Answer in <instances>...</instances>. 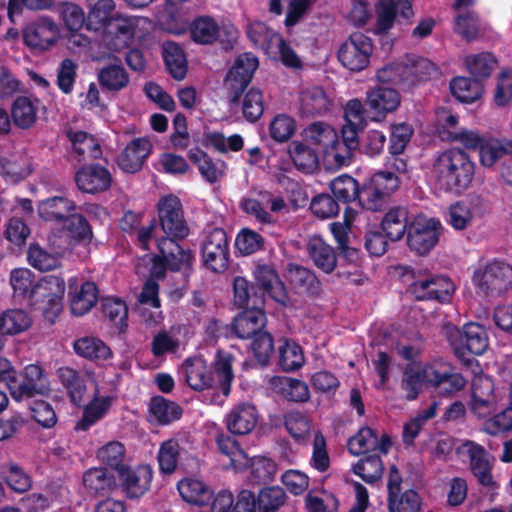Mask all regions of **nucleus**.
I'll return each mask as SVG.
<instances>
[{"instance_id": "nucleus-2", "label": "nucleus", "mask_w": 512, "mask_h": 512, "mask_svg": "<svg viewBox=\"0 0 512 512\" xmlns=\"http://www.w3.org/2000/svg\"><path fill=\"white\" fill-rule=\"evenodd\" d=\"M179 238H159L157 248L159 254L153 257L152 271L157 277H163L165 271L180 272L187 283L194 272L195 256L191 250H185Z\"/></svg>"}, {"instance_id": "nucleus-3", "label": "nucleus", "mask_w": 512, "mask_h": 512, "mask_svg": "<svg viewBox=\"0 0 512 512\" xmlns=\"http://www.w3.org/2000/svg\"><path fill=\"white\" fill-rule=\"evenodd\" d=\"M64 293V279L47 275L34 284L28 303L34 310L41 311L45 320L53 324L62 311Z\"/></svg>"}, {"instance_id": "nucleus-60", "label": "nucleus", "mask_w": 512, "mask_h": 512, "mask_svg": "<svg viewBox=\"0 0 512 512\" xmlns=\"http://www.w3.org/2000/svg\"><path fill=\"white\" fill-rule=\"evenodd\" d=\"M330 101L322 88H313L301 95V112L307 116L322 115L329 110Z\"/></svg>"}, {"instance_id": "nucleus-25", "label": "nucleus", "mask_w": 512, "mask_h": 512, "mask_svg": "<svg viewBox=\"0 0 512 512\" xmlns=\"http://www.w3.org/2000/svg\"><path fill=\"white\" fill-rule=\"evenodd\" d=\"M229 432L234 435L249 434L258 422V411L253 404L238 403L233 406L225 418Z\"/></svg>"}, {"instance_id": "nucleus-16", "label": "nucleus", "mask_w": 512, "mask_h": 512, "mask_svg": "<svg viewBox=\"0 0 512 512\" xmlns=\"http://www.w3.org/2000/svg\"><path fill=\"white\" fill-rule=\"evenodd\" d=\"M22 34L27 46L41 51L52 46L60 36L57 24L47 17H39L27 23Z\"/></svg>"}, {"instance_id": "nucleus-62", "label": "nucleus", "mask_w": 512, "mask_h": 512, "mask_svg": "<svg viewBox=\"0 0 512 512\" xmlns=\"http://www.w3.org/2000/svg\"><path fill=\"white\" fill-rule=\"evenodd\" d=\"M247 37L256 48L268 53L272 43L280 36L273 29L269 28L264 22L255 21L247 26Z\"/></svg>"}, {"instance_id": "nucleus-51", "label": "nucleus", "mask_w": 512, "mask_h": 512, "mask_svg": "<svg viewBox=\"0 0 512 512\" xmlns=\"http://www.w3.org/2000/svg\"><path fill=\"white\" fill-rule=\"evenodd\" d=\"M497 63V58L490 52L469 55L465 59V65L469 73L481 83L491 76Z\"/></svg>"}, {"instance_id": "nucleus-7", "label": "nucleus", "mask_w": 512, "mask_h": 512, "mask_svg": "<svg viewBox=\"0 0 512 512\" xmlns=\"http://www.w3.org/2000/svg\"><path fill=\"white\" fill-rule=\"evenodd\" d=\"M372 53L370 37L362 32H354L341 44L337 57L347 70L360 72L368 67Z\"/></svg>"}, {"instance_id": "nucleus-5", "label": "nucleus", "mask_w": 512, "mask_h": 512, "mask_svg": "<svg viewBox=\"0 0 512 512\" xmlns=\"http://www.w3.org/2000/svg\"><path fill=\"white\" fill-rule=\"evenodd\" d=\"M472 282L486 296L496 297L512 287V265L494 260L474 271Z\"/></svg>"}, {"instance_id": "nucleus-45", "label": "nucleus", "mask_w": 512, "mask_h": 512, "mask_svg": "<svg viewBox=\"0 0 512 512\" xmlns=\"http://www.w3.org/2000/svg\"><path fill=\"white\" fill-rule=\"evenodd\" d=\"M97 79L102 90L119 92L130 83V77L126 69L120 64H108L101 68Z\"/></svg>"}, {"instance_id": "nucleus-12", "label": "nucleus", "mask_w": 512, "mask_h": 512, "mask_svg": "<svg viewBox=\"0 0 512 512\" xmlns=\"http://www.w3.org/2000/svg\"><path fill=\"white\" fill-rule=\"evenodd\" d=\"M259 65L258 58L246 52L236 57L233 66L229 69L226 81L231 88L230 103L235 104L240 101V98L245 89L250 84L254 72Z\"/></svg>"}, {"instance_id": "nucleus-55", "label": "nucleus", "mask_w": 512, "mask_h": 512, "mask_svg": "<svg viewBox=\"0 0 512 512\" xmlns=\"http://www.w3.org/2000/svg\"><path fill=\"white\" fill-rule=\"evenodd\" d=\"M114 12L115 2L113 0H97L87 15V29L93 31L104 29L107 23L116 17Z\"/></svg>"}, {"instance_id": "nucleus-37", "label": "nucleus", "mask_w": 512, "mask_h": 512, "mask_svg": "<svg viewBox=\"0 0 512 512\" xmlns=\"http://www.w3.org/2000/svg\"><path fill=\"white\" fill-rule=\"evenodd\" d=\"M98 293V287L94 282L85 281L74 292L70 283L69 299L71 313L75 316H83L88 313L97 303Z\"/></svg>"}, {"instance_id": "nucleus-63", "label": "nucleus", "mask_w": 512, "mask_h": 512, "mask_svg": "<svg viewBox=\"0 0 512 512\" xmlns=\"http://www.w3.org/2000/svg\"><path fill=\"white\" fill-rule=\"evenodd\" d=\"M258 512H277L286 501V493L279 486L260 489L257 494Z\"/></svg>"}, {"instance_id": "nucleus-18", "label": "nucleus", "mask_w": 512, "mask_h": 512, "mask_svg": "<svg viewBox=\"0 0 512 512\" xmlns=\"http://www.w3.org/2000/svg\"><path fill=\"white\" fill-rule=\"evenodd\" d=\"M428 385L433 387L441 396H452L461 391L466 385L462 374L454 372L451 366L428 365Z\"/></svg>"}, {"instance_id": "nucleus-43", "label": "nucleus", "mask_w": 512, "mask_h": 512, "mask_svg": "<svg viewBox=\"0 0 512 512\" xmlns=\"http://www.w3.org/2000/svg\"><path fill=\"white\" fill-rule=\"evenodd\" d=\"M512 156V140L490 139L485 140L479 150V160L486 168L493 167L497 162H504Z\"/></svg>"}, {"instance_id": "nucleus-6", "label": "nucleus", "mask_w": 512, "mask_h": 512, "mask_svg": "<svg viewBox=\"0 0 512 512\" xmlns=\"http://www.w3.org/2000/svg\"><path fill=\"white\" fill-rule=\"evenodd\" d=\"M159 225L166 236L162 238L185 239L190 229L184 217L181 200L174 194L162 196L157 203Z\"/></svg>"}, {"instance_id": "nucleus-38", "label": "nucleus", "mask_w": 512, "mask_h": 512, "mask_svg": "<svg viewBox=\"0 0 512 512\" xmlns=\"http://www.w3.org/2000/svg\"><path fill=\"white\" fill-rule=\"evenodd\" d=\"M318 153L309 143L292 141L288 147V154L295 168L304 174H311L318 168Z\"/></svg>"}, {"instance_id": "nucleus-61", "label": "nucleus", "mask_w": 512, "mask_h": 512, "mask_svg": "<svg viewBox=\"0 0 512 512\" xmlns=\"http://www.w3.org/2000/svg\"><path fill=\"white\" fill-rule=\"evenodd\" d=\"M377 444V434L369 426L359 429L356 435L349 438L347 447L348 451L354 455L375 453V445Z\"/></svg>"}, {"instance_id": "nucleus-32", "label": "nucleus", "mask_w": 512, "mask_h": 512, "mask_svg": "<svg viewBox=\"0 0 512 512\" xmlns=\"http://www.w3.org/2000/svg\"><path fill=\"white\" fill-rule=\"evenodd\" d=\"M148 419L158 426H167L182 417L181 406L163 396H154L150 399Z\"/></svg>"}, {"instance_id": "nucleus-40", "label": "nucleus", "mask_w": 512, "mask_h": 512, "mask_svg": "<svg viewBox=\"0 0 512 512\" xmlns=\"http://www.w3.org/2000/svg\"><path fill=\"white\" fill-rule=\"evenodd\" d=\"M185 380L195 391H203L212 387L214 378L206 362L200 358L186 359L183 364Z\"/></svg>"}, {"instance_id": "nucleus-59", "label": "nucleus", "mask_w": 512, "mask_h": 512, "mask_svg": "<svg viewBox=\"0 0 512 512\" xmlns=\"http://www.w3.org/2000/svg\"><path fill=\"white\" fill-rule=\"evenodd\" d=\"M383 471V462L377 453L366 454L353 468V472L368 484L377 482L382 477Z\"/></svg>"}, {"instance_id": "nucleus-15", "label": "nucleus", "mask_w": 512, "mask_h": 512, "mask_svg": "<svg viewBox=\"0 0 512 512\" xmlns=\"http://www.w3.org/2000/svg\"><path fill=\"white\" fill-rule=\"evenodd\" d=\"M153 474L151 465L141 464L120 469L116 479L127 498L139 499L149 491Z\"/></svg>"}, {"instance_id": "nucleus-33", "label": "nucleus", "mask_w": 512, "mask_h": 512, "mask_svg": "<svg viewBox=\"0 0 512 512\" xmlns=\"http://www.w3.org/2000/svg\"><path fill=\"white\" fill-rule=\"evenodd\" d=\"M112 396L99 397V390L96 387L93 398L87 405H83V413L75 425L76 430L87 431L98 421L103 419L113 404Z\"/></svg>"}, {"instance_id": "nucleus-39", "label": "nucleus", "mask_w": 512, "mask_h": 512, "mask_svg": "<svg viewBox=\"0 0 512 512\" xmlns=\"http://www.w3.org/2000/svg\"><path fill=\"white\" fill-rule=\"evenodd\" d=\"M304 139L323 155L337 143V131L328 123L317 121L304 129Z\"/></svg>"}, {"instance_id": "nucleus-50", "label": "nucleus", "mask_w": 512, "mask_h": 512, "mask_svg": "<svg viewBox=\"0 0 512 512\" xmlns=\"http://www.w3.org/2000/svg\"><path fill=\"white\" fill-rule=\"evenodd\" d=\"M184 448L178 439L170 438L163 441L158 449L157 461L161 474L170 475L177 469Z\"/></svg>"}, {"instance_id": "nucleus-30", "label": "nucleus", "mask_w": 512, "mask_h": 512, "mask_svg": "<svg viewBox=\"0 0 512 512\" xmlns=\"http://www.w3.org/2000/svg\"><path fill=\"white\" fill-rule=\"evenodd\" d=\"M177 490L185 502L199 507L209 505L214 495L208 484L193 477L180 480L177 483Z\"/></svg>"}, {"instance_id": "nucleus-23", "label": "nucleus", "mask_w": 512, "mask_h": 512, "mask_svg": "<svg viewBox=\"0 0 512 512\" xmlns=\"http://www.w3.org/2000/svg\"><path fill=\"white\" fill-rule=\"evenodd\" d=\"M152 152V145L146 138H134L117 158L119 168L126 173L140 171Z\"/></svg>"}, {"instance_id": "nucleus-53", "label": "nucleus", "mask_w": 512, "mask_h": 512, "mask_svg": "<svg viewBox=\"0 0 512 512\" xmlns=\"http://www.w3.org/2000/svg\"><path fill=\"white\" fill-rule=\"evenodd\" d=\"M31 318L22 309H9L0 314V332L7 335H16L31 326Z\"/></svg>"}, {"instance_id": "nucleus-42", "label": "nucleus", "mask_w": 512, "mask_h": 512, "mask_svg": "<svg viewBox=\"0 0 512 512\" xmlns=\"http://www.w3.org/2000/svg\"><path fill=\"white\" fill-rule=\"evenodd\" d=\"M83 486L91 496L105 495L116 486V476L106 468H90L83 474Z\"/></svg>"}, {"instance_id": "nucleus-48", "label": "nucleus", "mask_w": 512, "mask_h": 512, "mask_svg": "<svg viewBox=\"0 0 512 512\" xmlns=\"http://www.w3.org/2000/svg\"><path fill=\"white\" fill-rule=\"evenodd\" d=\"M234 356L232 353L218 349L213 361V368L215 375L218 379V389L222 392L223 396H229L231 392V385L234 380V373L232 364Z\"/></svg>"}, {"instance_id": "nucleus-8", "label": "nucleus", "mask_w": 512, "mask_h": 512, "mask_svg": "<svg viewBox=\"0 0 512 512\" xmlns=\"http://www.w3.org/2000/svg\"><path fill=\"white\" fill-rule=\"evenodd\" d=\"M441 231L438 219L417 217L409 225L407 245L418 255H426L438 243Z\"/></svg>"}, {"instance_id": "nucleus-49", "label": "nucleus", "mask_w": 512, "mask_h": 512, "mask_svg": "<svg viewBox=\"0 0 512 512\" xmlns=\"http://www.w3.org/2000/svg\"><path fill=\"white\" fill-rule=\"evenodd\" d=\"M101 311L119 333L126 332L128 328V307L125 301L117 297L102 298Z\"/></svg>"}, {"instance_id": "nucleus-56", "label": "nucleus", "mask_w": 512, "mask_h": 512, "mask_svg": "<svg viewBox=\"0 0 512 512\" xmlns=\"http://www.w3.org/2000/svg\"><path fill=\"white\" fill-rule=\"evenodd\" d=\"M428 365L422 369H414L412 366L407 365L403 371L401 381V389L406 392L405 398L408 401H413L418 398L421 391L422 384H428Z\"/></svg>"}, {"instance_id": "nucleus-1", "label": "nucleus", "mask_w": 512, "mask_h": 512, "mask_svg": "<svg viewBox=\"0 0 512 512\" xmlns=\"http://www.w3.org/2000/svg\"><path fill=\"white\" fill-rule=\"evenodd\" d=\"M433 174L435 185L439 190L458 195L472 183L475 163L460 148L446 149L435 160Z\"/></svg>"}, {"instance_id": "nucleus-24", "label": "nucleus", "mask_w": 512, "mask_h": 512, "mask_svg": "<svg viewBox=\"0 0 512 512\" xmlns=\"http://www.w3.org/2000/svg\"><path fill=\"white\" fill-rule=\"evenodd\" d=\"M135 35V24L128 18L117 15L103 29V40L107 47L121 51L128 47Z\"/></svg>"}, {"instance_id": "nucleus-35", "label": "nucleus", "mask_w": 512, "mask_h": 512, "mask_svg": "<svg viewBox=\"0 0 512 512\" xmlns=\"http://www.w3.org/2000/svg\"><path fill=\"white\" fill-rule=\"evenodd\" d=\"M162 58L169 75L177 81L183 80L188 72V62L184 49L174 41H164Z\"/></svg>"}, {"instance_id": "nucleus-57", "label": "nucleus", "mask_w": 512, "mask_h": 512, "mask_svg": "<svg viewBox=\"0 0 512 512\" xmlns=\"http://www.w3.org/2000/svg\"><path fill=\"white\" fill-rule=\"evenodd\" d=\"M291 283L306 294L316 297L322 292V283L316 274L305 267L295 266L290 270Z\"/></svg>"}, {"instance_id": "nucleus-58", "label": "nucleus", "mask_w": 512, "mask_h": 512, "mask_svg": "<svg viewBox=\"0 0 512 512\" xmlns=\"http://www.w3.org/2000/svg\"><path fill=\"white\" fill-rule=\"evenodd\" d=\"M2 479L14 492L22 494L32 486V477L16 463H8L2 466Z\"/></svg>"}, {"instance_id": "nucleus-54", "label": "nucleus", "mask_w": 512, "mask_h": 512, "mask_svg": "<svg viewBox=\"0 0 512 512\" xmlns=\"http://www.w3.org/2000/svg\"><path fill=\"white\" fill-rule=\"evenodd\" d=\"M278 351V364L283 371H295L305 362L303 350L295 341L283 339Z\"/></svg>"}, {"instance_id": "nucleus-41", "label": "nucleus", "mask_w": 512, "mask_h": 512, "mask_svg": "<svg viewBox=\"0 0 512 512\" xmlns=\"http://www.w3.org/2000/svg\"><path fill=\"white\" fill-rule=\"evenodd\" d=\"M188 158L198 166L199 173L209 184L216 183L224 175L226 163L212 159L199 148L189 150Z\"/></svg>"}, {"instance_id": "nucleus-36", "label": "nucleus", "mask_w": 512, "mask_h": 512, "mask_svg": "<svg viewBox=\"0 0 512 512\" xmlns=\"http://www.w3.org/2000/svg\"><path fill=\"white\" fill-rule=\"evenodd\" d=\"M233 303L240 309L265 307V298L245 277L236 276L233 280Z\"/></svg>"}, {"instance_id": "nucleus-28", "label": "nucleus", "mask_w": 512, "mask_h": 512, "mask_svg": "<svg viewBox=\"0 0 512 512\" xmlns=\"http://www.w3.org/2000/svg\"><path fill=\"white\" fill-rule=\"evenodd\" d=\"M57 376L66 390L70 402L76 407H82L87 392L85 375L72 367L63 366L57 369Z\"/></svg>"}, {"instance_id": "nucleus-20", "label": "nucleus", "mask_w": 512, "mask_h": 512, "mask_svg": "<svg viewBox=\"0 0 512 512\" xmlns=\"http://www.w3.org/2000/svg\"><path fill=\"white\" fill-rule=\"evenodd\" d=\"M264 307L243 309L231 322V333L239 339H249L264 331L266 325Z\"/></svg>"}, {"instance_id": "nucleus-9", "label": "nucleus", "mask_w": 512, "mask_h": 512, "mask_svg": "<svg viewBox=\"0 0 512 512\" xmlns=\"http://www.w3.org/2000/svg\"><path fill=\"white\" fill-rule=\"evenodd\" d=\"M189 34L191 40L200 45H211L224 34L227 41L224 45L226 49L231 48L238 37V31L233 25L220 28L217 21L209 15L195 17L189 24Z\"/></svg>"}, {"instance_id": "nucleus-47", "label": "nucleus", "mask_w": 512, "mask_h": 512, "mask_svg": "<svg viewBox=\"0 0 512 512\" xmlns=\"http://www.w3.org/2000/svg\"><path fill=\"white\" fill-rule=\"evenodd\" d=\"M58 11L66 29L71 33L69 40L76 45H81L82 35L77 34L86 24L84 12L81 7L74 3L63 2L59 5Z\"/></svg>"}, {"instance_id": "nucleus-46", "label": "nucleus", "mask_w": 512, "mask_h": 512, "mask_svg": "<svg viewBox=\"0 0 512 512\" xmlns=\"http://www.w3.org/2000/svg\"><path fill=\"white\" fill-rule=\"evenodd\" d=\"M450 91L458 101L471 104L481 98L484 87L482 83L474 77L458 76L451 80Z\"/></svg>"}, {"instance_id": "nucleus-52", "label": "nucleus", "mask_w": 512, "mask_h": 512, "mask_svg": "<svg viewBox=\"0 0 512 512\" xmlns=\"http://www.w3.org/2000/svg\"><path fill=\"white\" fill-rule=\"evenodd\" d=\"M73 347L76 354L92 361H105L112 355L110 348L98 338H80Z\"/></svg>"}, {"instance_id": "nucleus-10", "label": "nucleus", "mask_w": 512, "mask_h": 512, "mask_svg": "<svg viewBox=\"0 0 512 512\" xmlns=\"http://www.w3.org/2000/svg\"><path fill=\"white\" fill-rule=\"evenodd\" d=\"M407 292L417 301L448 302L454 292L451 279L443 275L429 274L418 277L408 285Z\"/></svg>"}, {"instance_id": "nucleus-13", "label": "nucleus", "mask_w": 512, "mask_h": 512, "mask_svg": "<svg viewBox=\"0 0 512 512\" xmlns=\"http://www.w3.org/2000/svg\"><path fill=\"white\" fill-rule=\"evenodd\" d=\"M365 105L371 114L370 119L381 122L400 107L401 95L392 86L376 85L366 92Z\"/></svg>"}, {"instance_id": "nucleus-31", "label": "nucleus", "mask_w": 512, "mask_h": 512, "mask_svg": "<svg viewBox=\"0 0 512 512\" xmlns=\"http://www.w3.org/2000/svg\"><path fill=\"white\" fill-rule=\"evenodd\" d=\"M307 252L314 265L326 274H331L337 266V254L332 246L322 237L314 235L309 238Z\"/></svg>"}, {"instance_id": "nucleus-22", "label": "nucleus", "mask_w": 512, "mask_h": 512, "mask_svg": "<svg viewBox=\"0 0 512 512\" xmlns=\"http://www.w3.org/2000/svg\"><path fill=\"white\" fill-rule=\"evenodd\" d=\"M255 287L257 290L268 294L276 302L285 305L289 296L284 283L280 280L276 270L269 265H259L254 271Z\"/></svg>"}, {"instance_id": "nucleus-34", "label": "nucleus", "mask_w": 512, "mask_h": 512, "mask_svg": "<svg viewBox=\"0 0 512 512\" xmlns=\"http://www.w3.org/2000/svg\"><path fill=\"white\" fill-rule=\"evenodd\" d=\"M409 212L404 206H395L384 214L380 228L386 237L395 242L401 240L408 233Z\"/></svg>"}, {"instance_id": "nucleus-21", "label": "nucleus", "mask_w": 512, "mask_h": 512, "mask_svg": "<svg viewBox=\"0 0 512 512\" xmlns=\"http://www.w3.org/2000/svg\"><path fill=\"white\" fill-rule=\"evenodd\" d=\"M49 391V381L44 375L41 366L27 365L22 372V381H17L16 389L12 390V397L19 401L22 398H32L36 394H45Z\"/></svg>"}, {"instance_id": "nucleus-19", "label": "nucleus", "mask_w": 512, "mask_h": 512, "mask_svg": "<svg viewBox=\"0 0 512 512\" xmlns=\"http://www.w3.org/2000/svg\"><path fill=\"white\" fill-rule=\"evenodd\" d=\"M330 190L340 205H345L344 221L349 224L354 219L355 210L349 205L354 203L358 205L361 187L356 179L348 174H342L334 178L330 185Z\"/></svg>"}, {"instance_id": "nucleus-14", "label": "nucleus", "mask_w": 512, "mask_h": 512, "mask_svg": "<svg viewBox=\"0 0 512 512\" xmlns=\"http://www.w3.org/2000/svg\"><path fill=\"white\" fill-rule=\"evenodd\" d=\"M414 15L409 0H379L377 6L376 34H386L397 22L408 25Z\"/></svg>"}, {"instance_id": "nucleus-26", "label": "nucleus", "mask_w": 512, "mask_h": 512, "mask_svg": "<svg viewBox=\"0 0 512 512\" xmlns=\"http://www.w3.org/2000/svg\"><path fill=\"white\" fill-rule=\"evenodd\" d=\"M470 470L477 482L485 487L494 488L496 482L492 476L491 455L486 449L474 442H470L468 449Z\"/></svg>"}, {"instance_id": "nucleus-27", "label": "nucleus", "mask_w": 512, "mask_h": 512, "mask_svg": "<svg viewBox=\"0 0 512 512\" xmlns=\"http://www.w3.org/2000/svg\"><path fill=\"white\" fill-rule=\"evenodd\" d=\"M65 134L71 142V152L78 162L96 160L102 156L101 146L92 134L82 130L74 131L72 128L66 130Z\"/></svg>"}, {"instance_id": "nucleus-64", "label": "nucleus", "mask_w": 512, "mask_h": 512, "mask_svg": "<svg viewBox=\"0 0 512 512\" xmlns=\"http://www.w3.org/2000/svg\"><path fill=\"white\" fill-rule=\"evenodd\" d=\"M389 512H421L422 499L417 491L408 489L401 495L387 498Z\"/></svg>"}, {"instance_id": "nucleus-4", "label": "nucleus", "mask_w": 512, "mask_h": 512, "mask_svg": "<svg viewBox=\"0 0 512 512\" xmlns=\"http://www.w3.org/2000/svg\"><path fill=\"white\" fill-rule=\"evenodd\" d=\"M446 338L457 358L466 360V355H482L489 346L488 335L485 328L474 322L465 324L462 329L454 325L445 327Z\"/></svg>"}, {"instance_id": "nucleus-17", "label": "nucleus", "mask_w": 512, "mask_h": 512, "mask_svg": "<svg viewBox=\"0 0 512 512\" xmlns=\"http://www.w3.org/2000/svg\"><path fill=\"white\" fill-rule=\"evenodd\" d=\"M77 188L83 193L99 194L107 191L113 178L110 171L98 164L90 163L80 167L74 175Z\"/></svg>"}, {"instance_id": "nucleus-11", "label": "nucleus", "mask_w": 512, "mask_h": 512, "mask_svg": "<svg viewBox=\"0 0 512 512\" xmlns=\"http://www.w3.org/2000/svg\"><path fill=\"white\" fill-rule=\"evenodd\" d=\"M201 254L203 264L213 272H224L229 266V242L224 229L214 228L205 237Z\"/></svg>"}, {"instance_id": "nucleus-29", "label": "nucleus", "mask_w": 512, "mask_h": 512, "mask_svg": "<svg viewBox=\"0 0 512 512\" xmlns=\"http://www.w3.org/2000/svg\"><path fill=\"white\" fill-rule=\"evenodd\" d=\"M41 105L37 97L17 96L11 105V119L22 130L32 128L37 121V111Z\"/></svg>"}, {"instance_id": "nucleus-44", "label": "nucleus", "mask_w": 512, "mask_h": 512, "mask_svg": "<svg viewBox=\"0 0 512 512\" xmlns=\"http://www.w3.org/2000/svg\"><path fill=\"white\" fill-rule=\"evenodd\" d=\"M75 209V203L62 196L47 198L38 207L40 217L53 222H65Z\"/></svg>"}]
</instances>
